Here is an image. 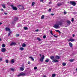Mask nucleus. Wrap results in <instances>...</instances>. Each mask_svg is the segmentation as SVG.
<instances>
[{
	"label": "nucleus",
	"instance_id": "nucleus-1",
	"mask_svg": "<svg viewBox=\"0 0 77 77\" xmlns=\"http://www.w3.org/2000/svg\"><path fill=\"white\" fill-rule=\"evenodd\" d=\"M25 75V73H23V72H22L20 74H19V75H17V77H20V76H22Z\"/></svg>",
	"mask_w": 77,
	"mask_h": 77
},
{
	"label": "nucleus",
	"instance_id": "nucleus-2",
	"mask_svg": "<svg viewBox=\"0 0 77 77\" xmlns=\"http://www.w3.org/2000/svg\"><path fill=\"white\" fill-rule=\"evenodd\" d=\"M17 7L19 9H22V10H24V7H23V6L20 5H18Z\"/></svg>",
	"mask_w": 77,
	"mask_h": 77
},
{
	"label": "nucleus",
	"instance_id": "nucleus-3",
	"mask_svg": "<svg viewBox=\"0 0 77 77\" xmlns=\"http://www.w3.org/2000/svg\"><path fill=\"white\" fill-rule=\"evenodd\" d=\"M71 5H73V6H75L76 5V3L74 1L70 2Z\"/></svg>",
	"mask_w": 77,
	"mask_h": 77
},
{
	"label": "nucleus",
	"instance_id": "nucleus-4",
	"mask_svg": "<svg viewBox=\"0 0 77 77\" xmlns=\"http://www.w3.org/2000/svg\"><path fill=\"white\" fill-rule=\"evenodd\" d=\"M11 6L12 7L13 10H15V11H17V8L15 7L13 5H11Z\"/></svg>",
	"mask_w": 77,
	"mask_h": 77
},
{
	"label": "nucleus",
	"instance_id": "nucleus-5",
	"mask_svg": "<svg viewBox=\"0 0 77 77\" xmlns=\"http://www.w3.org/2000/svg\"><path fill=\"white\" fill-rule=\"evenodd\" d=\"M53 27L55 29H57V28L59 27V26L58 24H55L53 26Z\"/></svg>",
	"mask_w": 77,
	"mask_h": 77
},
{
	"label": "nucleus",
	"instance_id": "nucleus-6",
	"mask_svg": "<svg viewBox=\"0 0 77 77\" xmlns=\"http://www.w3.org/2000/svg\"><path fill=\"white\" fill-rule=\"evenodd\" d=\"M57 24H58V26H61V25H62V21H59L57 22Z\"/></svg>",
	"mask_w": 77,
	"mask_h": 77
},
{
	"label": "nucleus",
	"instance_id": "nucleus-7",
	"mask_svg": "<svg viewBox=\"0 0 77 77\" xmlns=\"http://www.w3.org/2000/svg\"><path fill=\"white\" fill-rule=\"evenodd\" d=\"M44 55H42V57L40 59V60L42 62L44 61Z\"/></svg>",
	"mask_w": 77,
	"mask_h": 77
},
{
	"label": "nucleus",
	"instance_id": "nucleus-8",
	"mask_svg": "<svg viewBox=\"0 0 77 77\" xmlns=\"http://www.w3.org/2000/svg\"><path fill=\"white\" fill-rule=\"evenodd\" d=\"M6 49H5V48H2L1 49V51L2 52H3V53H5V51H6Z\"/></svg>",
	"mask_w": 77,
	"mask_h": 77
},
{
	"label": "nucleus",
	"instance_id": "nucleus-9",
	"mask_svg": "<svg viewBox=\"0 0 77 77\" xmlns=\"http://www.w3.org/2000/svg\"><path fill=\"white\" fill-rule=\"evenodd\" d=\"M16 44H17L16 43L13 42H12L11 44H10V45L11 46H12V45H16Z\"/></svg>",
	"mask_w": 77,
	"mask_h": 77
},
{
	"label": "nucleus",
	"instance_id": "nucleus-10",
	"mask_svg": "<svg viewBox=\"0 0 77 77\" xmlns=\"http://www.w3.org/2000/svg\"><path fill=\"white\" fill-rule=\"evenodd\" d=\"M50 58L52 60H56V59H55V58H54V57L53 56H51Z\"/></svg>",
	"mask_w": 77,
	"mask_h": 77
},
{
	"label": "nucleus",
	"instance_id": "nucleus-11",
	"mask_svg": "<svg viewBox=\"0 0 77 77\" xmlns=\"http://www.w3.org/2000/svg\"><path fill=\"white\" fill-rule=\"evenodd\" d=\"M75 41V40L73 38H72V39H70L69 40H68V41L69 42V41H71V42H73V41Z\"/></svg>",
	"mask_w": 77,
	"mask_h": 77
},
{
	"label": "nucleus",
	"instance_id": "nucleus-12",
	"mask_svg": "<svg viewBox=\"0 0 77 77\" xmlns=\"http://www.w3.org/2000/svg\"><path fill=\"white\" fill-rule=\"evenodd\" d=\"M5 30L6 31H11V29L8 27H6L5 28Z\"/></svg>",
	"mask_w": 77,
	"mask_h": 77
},
{
	"label": "nucleus",
	"instance_id": "nucleus-13",
	"mask_svg": "<svg viewBox=\"0 0 77 77\" xmlns=\"http://www.w3.org/2000/svg\"><path fill=\"white\" fill-rule=\"evenodd\" d=\"M55 59H60V57L57 56V55L56 56H55Z\"/></svg>",
	"mask_w": 77,
	"mask_h": 77
},
{
	"label": "nucleus",
	"instance_id": "nucleus-14",
	"mask_svg": "<svg viewBox=\"0 0 77 77\" xmlns=\"http://www.w3.org/2000/svg\"><path fill=\"white\" fill-rule=\"evenodd\" d=\"M69 46L70 47H72V44L71 42L69 43Z\"/></svg>",
	"mask_w": 77,
	"mask_h": 77
},
{
	"label": "nucleus",
	"instance_id": "nucleus-15",
	"mask_svg": "<svg viewBox=\"0 0 77 77\" xmlns=\"http://www.w3.org/2000/svg\"><path fill=\"white\" fill-rule=\"evenodd\" d=\"M53 62L54 63V62H59V61H58L57 60H54L53 61Z\"/></svg>",
	"mask_w": 77,
	"mask_h": 77
},
{
	"label": "nucleus",
	"instance_id": "nucleus-16",
	"mask_svg": "<svg viewBox=\"0 0 77 77\" xmlns=\"http://www.w3.org/2000/svg\"><path fill=\"white\" fill-rule=\"evenodd\" d=\"M70 23H71V22L69 21H67V25H69L70 24Z\"/></svg>",
	"mask_w": 77,
	"mask_h": 77
},
{
	"label": "nucleus",
	"instance_id": "nucleus-17",
	"mask_svg": "<svg viewBox=\"0 0 77 77\" xmlns=\"http://www.w3.org/2000/svg\"><path fill=\"white\" fill-rule=\"evenodd\" d=\"M29 58V59H31L32 61H34V58L32 57H30Z\"/></svg>",
	"mask_w": 77,
	"mask_h": 77
},
{
	"label": "nucleus",
	"instance_id": "nucleus-18",
	"mask_svg": "<svg viewBox=\"0 0 77 77\" xmlns=\"http://www.w3.org/2000/svg\"><path fill=\"white\" fill-rule=\"evenodd\" d=\"M23 47H26V45L25 43H23L22 45Z\"/></svg>",
	"mask_w": 77,
	"mask_h": 77
},
{
	"label": "nucleus",
	"instance_id": "nucleus-19",
	"mask_svg": "<svg viewBox=\"0 0 77 77\" xmlns=\"http://www.w3.org/2000/svg\"><path fill=\"white\" fill-rule=\"evenodd\" d=\"M18 18L17 17H15L14 18V20L15 21H17V20H18Z\"/></svg>",
	"mask_w": 77,
	"mask_h": 77
},
{
	"label": "nucleus",
	"instance_id": "nucleus-20",
	"mask_svg": "<svg viewBox=\"0 0 77 77\" xmlns=\"http://www.w3.org/2000/svg\"><path fill=\"white\" fill-rule=\"evenodd\" d=\"M14 59H12L11 61V62L12 63H14Z\"/></svg>",
	"mask_w": 77,
	"mask_h": 77
},
{
	"label": "nucleus",
	"instance_id": "nucleus-21",
	"mask_svg": "<svg viewBox=\"0 0 77 77\" xmlns=\"http://www.w3.org/2000/svg\"><path fill=\"white\" fill-rule=\"evenodd\" d=\"M62 4L60 3H58L57 4V6H61L62 5Z\"/></svg>",
	"mask_w": 77,
	"mask_h": 77
},
{
	"label": "nucleus",
	"instance_id": "nucleus-22",
	"mask_svg": "<svg viewBox=\"0 0 77 77\" xmlns=\"http://www.w3.org/2000/svg\"><path fill=\"white\" fill-rule=\"evenodd\" d=\"M24 69V68L23 67H20V71H23Z\"/></svg>",
	"mask_w": 77,
	"mask_h": 77
},
{
	"label": "nucleus",
	"instance_id": "nucleus-23",
	"mask_svg": "<svg viewBox=\"0 0 77 77\" xmlns=\"http://www.w3.org/2000/svg\"><path fill=\"white\" fill-rule=\"evenodd\" d=\"M23 29L25 30H28V28H27V27H25L23 28Z\"/></svg>",
	"mask_w": 77,
	"mask_h": 77
},
{
	"label": "nucleus",
	"instance_id": "nucleus-24",
	"mask_svg": "<svg viewBox=\"0 0 77 77\" xmlns=\"http://www.w3.org/2000/svg\"><path fill=\"white\" fill-rule=\"evenodd\" d=\"M20 50H21V51H23V50H24V48H23L21 47L20 48Z\"/></svg>",
	"mask_w": 77,
	"mask_h": 77
},
{
	"label": "nucleus",
	"instance_id": "nucleus-25",
	"mask_svg": "<svg viewBox=\"0 0 77 77\" xmlns=\"http://www.w3.org/2000/svg\"><path fill=\"white\" fill-rule=\"evenodd\" d=\"M69 61H70V62H74V60L73 59H70L69 60Z\"/></svg>",
	"mask_w": 77,
	"mask_h": 77
},
{
	"label": "nucleus",
	"instance_id": "nucleus-26",
	"mask_svg": "<svg viewBox=\"0 0 77 77\" xmlns=\"http://www.w3.org/2000/svg\"><path fill=\"white\" fill-rule=\"evenodd\" d=\"M49 60H50L49 59H47L46 60H45V62H46L47 63H48V62H49Z\"/></svg>",
	"mask_w": 77,
	"mask_h": 77
},
{
	"label": "nucleus",
	"instance_id": "nucleus-27",
	"mask_svg": "<svg viewBox=\"0 0 77 77\" xmlns=\"http://www.w3.org/2000/svg\"><path fill=\"white\" fill-rule=\"evenodd\" d=\"M56 32H58V33H59L60 34L61 33V32H60V31L59 30H55Z\"/></svg>",
	"mask_w": 77,
	"mask_h": 77
},
{
	"label": "nucleus",
	"instance_id": "nucleus-28",
	"mask_svg": "<svg viewBox=\"0 0 77 77\" xmlns=\"http://www.w3.org/2000/svg\"><path fill=\"white\" fill-rule=\"evenodd\" d=\"M37 40H38V41H41V38H37Z\"/></svg>",
	"mask_w": 77,
	"mask_h": 77
},
{
	"label": "nucleus",
	"instance_id": "nucleus-29",
	"mask_svg": "<svg viewBox=\"0 0 77 77\" xmlns=\"http://www.w3.org/2000/svg\"><path fill=\"white\" fill-rule=\"evenodd\" d=\"M56 76V74H53L52 75V77H54Z\"/></svg>",
	"mask_w": 77,
	"mask_h": 77
},
{
	"label": "nucleus",
	"instance_id": "nucleus-30",
	"mask_svg": "<svg viewBox=\"0 0 77 77\" xmlns=\"http://www.w3.org/2000/svg\"><path fill=\"white\" fill-rule=\"evenodd\" d=\"M44 15H43L41 17V19H44Z\"/></svg>",
	"mask_w": 77,
	"mask_h": 77
},
{
	"label": "nucleus",
	"instance_id": "nucleus-31",
	"mask_svg": "<svg viewBox=\"0 0 77 77\" xmlns=\"http://www.w3.org/2000/svg\"><path fill=\"white\" fill-rule=\"evenodd\" d=\"M2 6L4 8V9L6 8V7L5 6V5H2Z\"/></svg>",
	"mask_w": 77,
	"mask_h": 77
},
{
	"label": "nucleus",
	"instance_id": "nucleus-32",
	"mask_svg": "<svg viewBox=\"0 0 77 77\" xmlns=\"http://www.w3.org/2000/svg\"><path fill=\"white\" fill-rule=\"evenodd\" d=\"M63 66H65L66 65V63H63L62 64Z\"/></svg>",
	"mask_w": 77,
	"mask_h": 77
},
{
	"label": "nucleus",
	"instance_id": "nucleus-33",
	"mask_svg": "<svg viewBox=\"0 0 77 77\" xmlns=\"http://www.w3.org/2000/svg\"><path fill=\"white\" fill-rule=\"evenodd\" d=\"M32 6H34V5H35V2H32Z\"/></svg>",
	"mask_w": 77,
	"mask_h": 77
},
{
	"label": "nucleus",
	"instance_id": "nucleus-34",
	"mask_svg": "<svg viewBox=\"0 0 77 77\" xmlns=\"http://www.w3.org/2000/svg\"><path fill=\"white\" fill-rule=\"evenodd\" d=\"M10 69H11V71H15V70H14V69H12V68H11Z\"/></svg>",
	"mask_w": 77,
	"mask_h": 77
},
{
	"label": "nucleus",
	"instance_id": "nucleus-35",
	"mask_svg": "<svg viewBox=\"0 0 77 77\" xmlns=\"http://www.w3.org/2000/svg\"><path fill=\"white\" fill-rule=\"evenodd\" d=\"M2 47H5V45L3 44L2 45Z\"/></svg>",
	"mask_w": 77,
	"mask_h": 77
},
{
	"label": "nucleus",
	"instance_id": "nucleus-36",
	"mask_svg": "<svg viewBox=\"0 0 77 77\" xmlns=\"http://www.w3.org/2000/svg\"><path fill=\"white\" fill-rule=\"evenodd\" d=\"M11 32H9L8 34V36H10V35H11Z\"/></svg>",
	"mask_w": 77,
	"mask_h": 77
},
{
	"label": "nucleus",
	"instance_id": "nucleus-37",
	"mask_svg": "<svg viewBox=\"0 0 77 77\" xmlns=\"http://www.w3.org/2000/svg\"><path fill=\"white\" fill-rule=\"evenodd\" d=\"M43 38H44V39H45V38H46V36L45 35H44L43 37Z\"/></svg>",
	"mask_w": 77,
	"mask_h": 77
},
{
	"label": "nucleus",
	"instance_id": "nucleus-38",
	"mask_svg": "<svg viewBox=\"0 0 77 77\" xmlns=\"http://www.w3.org/2000/svg\"><path fill=\"white\" fill-rule=\"evenodd\" d=\"M50 33L51 34V35H53V33H52V30L51 31Z\"/></svg>",
	"mask_w": 77,
	"mask_h": 77
},
{
	"label": "nucleus",
	"instance_id": "nucleus-39",
	"mask_svg": "<svg viewBox=\"0 0 77 77\" xmlns=\"http://www.w3.org/2000/svg\"><path fill=\"white\" fill-rule=\"evenodd\" d=\"M5 62H6V63H8V62H9L8 61V60H5Z\"/></svg>",
	"mask_w": 77,
	"mask_h": 77
},
{
	"label": "nucleus",
	"instance_id": "nucleus-40",
	"mask_svg": "<svg viewBox=\"0 0 77 77\" xmlns=\"http://www.w3.org/2000/svg\"><path fill=\"white\" fill-rule=\"evenodd\" d=\"M19 34H16V37H18V36H19Z\"/></svg>",
	"mask_w": 77,
	"mask_h": 77
},
{
	"label": "nucleus",
	"instance_id": "nucleus-41",
	"mask_svg": "<svg viewBox=\"0 0 77 77\" xmlns=\"http://www.w3.org/2000/svg\"><path fill=\"white\" fill-rule=\"evenodd\" d=\"M37 69V67H34V69Z\"/></svg>",
	"mask_w": 77,
	"mask_h": 77
},
{
	"label": "nucleus",
	"instance_id": "nucleus-42",
	"mask_svg": "<svg viewBox=\"0 0 77 77\" xmlns=\"http://www.w3.org/2000/svg\"><path fill=\"white\" fill-rule=\"evenodd\" d=\"M53 36L54 37H55V38H58V37L55 35H54Z\"/></svg>",
	"mask_w": 77,
	"mask_h": 77
},
{
	"label": "nucleus",
	"instance_id": "nucleus-43",
	"mask_svg": "<svg viewBox=\"0 0 77 77\" xmlns=\"http://www.w3.org/2000/svg\"><path fill=\"white\" fill-rule=\"evenodd\" d=\"M63 13L64 14H66L67 13H66V11H64L63 12Z\"/></svg>",
	"mask_w": 77,
	"mask_h": 77
},
{
	"label": "nucleus",
	"instance_id": "nucleus-44",
	"mask_svg": "<svg viewBox=\"0 0 77 77\" xmlns=\"http://www.w3.org/2000/svg\"><path fill=\"white\" fill-rule=\"evenodd\" d=\"M48 11L49 12H51V9H49Z\"/></svg>",
	"mask_w": 77,
	"mask_h": 77
},
{
	"label": "nucleus",
	"instance_id": "nucleus-45",
	"mask_svg": "<svg viewBox=\"0 0 77 77\" xmlns=\"http://www.w3.org/2000/svg\"><path fill=\"white\" fill-rule=\"evenodd\" d=\"M71 21L72 22H73L74 21V18H72Z\"/></svg>",
	"mask_w": 77,
	"mask_h": 77
},
{
	"label": "nucleus",
	"instance_id": "nucleus-46",
	"mask_svg": "<svg viewBox=\"0 0 77 77\" xmlns=\"http://www.w3.org/2000/svg\"><path fill=\"white\" fill-rule=\"evenodd\" d=\"M51 15H52V16H53V15H54V14H51Z\"/></svg>",
	"mask_w": 77,
	"mask_h": 77
},
{
	"label": "nucleus",
	"instance_id": "nucleus-47",
	"mask_svg": "<svg viewBox=\"0 0 77 77\" xmlns=\"http://www.w3.org/2000/svg\"><path fill=\"white\" fill-rule=\"evenodd\" d=\"M28 64H29V65H30V61H28Z\"/></svg>",
	"mask_w": 77,
	"mask_h": 77
},
{
	"label": "nucleus",
	"instance_id": "nucleus-48",
	"mask_svg": "<svg viewBox=\"0 0 77 77\" xmlns=\"http://www.w3.org/2000/svg\"><path fill=\"white\" fill-rule=\"evenodd\" d=\"M1 11H4V10H3V9H1Z\"/></svg>",
	"mask_w": 77,
	"mask_h": 77
},
{
	"label": "nucleus",
	"instance_id": "nucleus-49",
	"mask_svg": "<svg viewBox=\"0 0 77 77\" xmlns=\"http://www.w3.org/2000/svg\"><path fill=\"white\" fill-rule=\"evenodd\" d=\"M38 31H39L38 29H37L35 30V32H38Z\"/></svg>",
	"mask_w": 77,
	"mask_h": 77
},
{
	"label": "nucleus",
	"instance_id": "nucleus-50",
	"mask_svg": "<svg viewBox=\"0 0 77 77\" xmlns=\"http://www.w3.org/2000/svg\"><path fill=\"white\" fill-rule=\"evenodd\" d=\"M40 2H43V0H40Z\"/></svg>",
	"mask_w": 77,
	"mask_h": 77
},
{
	"label": "nucleus",
	"instance_id": "nucleus-51",
	"mask_svg": "<svg viewBox=\"0 0 77 77\" xmlns=\"http://www.w3.org/2000/svg\"><path fill=\"white\" fill-rule=\"evenodd\" d=\"M72 36L73 37H74V36H75V35L73 34L72 35Z\"/></svg>",
	"mask_w": 77,
	"mask_h": 77
},
{
	"label": "nucleus",
	"instance_id": "nucleus-52",
	"mask_svg": "<svg viewBox=\"0 0 77 77\" xmlns=\"http://www.w3.org/2000/svg\"><path fill=\"white\" fill-rule=\"evenodd\" d=\"M4 14H5V15H7V13H4Z\"/></svg>",
	"mask_w": 77,
	"mask_h": 77
},
{
	"label": "nucleus",
	"instance_id": "nucleus-53",
	"mask_svg": "<svg viewBox=\"0 0 77 77\" xmlns=\"http://www.w3.org/2000/svg\"><path fill=\"white\" fill-rule=\"evenodd\" d=\"M2 23L0 22V25H2Z\"/></svg>",
	"mask_w": 77,
	"mask_h": 77
},
{
	"label": "nucleus",
	"instance_id": "nucleus-54",
	"mask_svg": "<svg viewBox=\"0 0 77 77\" xmlns=\"http://www.w3.org/2000/svg\"><path fill=\"white\" fill-rule=\"evenodd\" d=\"M39 56H40V57H41V56H42V54H39Z\"/></svg>",
	"mask_w": 77,
	"mask_h": 77
},
{
	"label": "nucleus",
	"instance_id": "nucleus-55",
	"mask_svg": "<svg viewBox=\"0 0 77 77\" xmlns=\"http://www.w3.org/2000/svg\"><path fill=\"white\" fill-rule=\"evenodd\" d=\"M0 60H2V58H0Z\"/></svg>",
	"mask_w": 77,
	"mask_h": 77
},
{
	"label": "nucleus",
	"instance_id": "nucleus-56",
	"mask_svg": "<svg viewBox=\"0 0 77 77\" xmlns=\"http://www.w3.org/2000/svg\"><path fill=\"white\" fill-rule=\"evenodd\" d=\"M43 77H46V76H45V75H44Z\"/></svg>",
	"mask_w": 77,
	"mask_h": 77
},
{
	"label": "nucleus",
	"instance_id": "nucleus-57",
	"mask_svg": "<svg viewBox=\"0 0 77 77\" xmlns=\"http://www.w3.org/2000/svg\"><path fill=\"white\" fill-rule=\"evenodd\" d=\"M51 2H49V4H51Z\"/></svg>",
	"mask_w": 77,
	"mask_h": 77
},
{
	"label": "nucleus",
	"instance_id": "nucleus-58",
	"mask_svg": "<svg viewBox=\"0 0 77 77\" xmlns=\"http://www.w3.org/2000/svg\"><path fill=\"white\" fill-rule=\"evenodd\" d=\"M22 65L23 66H22V67H24V64H23Z\"/></svg>",
	"mask_w": 77,
	"mask_h": 77
},
{
	"label": "nucleus",
	"instance_id": "nucleus-59",
	"mask_svg": "<svg viewBox=\"0 0 77 77\" xmlns=\"http://www.w3.org/2000/svg\"><path fill=\"white\" fill-rule=\"evenodd\" d=\"M76 71H77V68H76Z\"/></svg>",
	"mask_w": 77,
	"mask_h": 77
},
{
	"label": "nucleus",
	"instance_id": "nucleus-60",
	"mask_svg": "<svg viewBox=\"0 0 77 77\" xmlns=\"http://www.w3.org/2000/svg\"><path fill=\"white\" fill-rule=\"evenodd\" d=\"M68 3H69V2H68Z\"/></svg>",
	"mask_w": 77,
	"mask_h": 77
},
{
	"label": "nucleus",
	"instance_id": "nucleus-61",
	"mask_svg": "<svg viewBox=\"0 0 77 77\" xmlns=\"http://www.w3.org/2000/svg\"><path fill=\"white\" fill-rule=\"evenodd\" d=\"M1 41V38H0V41Z\"/></svg>",
	"mask_w": 77,
	"mask_h": 77
},
{
	"label": "nucleus",
	"instance_id": "nucleus-62",
	"mask_svg": "<svg viewBox=\"0 0 77 77\" xmlns=\"http://www.w3.org/2000/svg\"><path fill=\"white\" fill-rule=\"evenodd\" d=\"M45 1H47V0H45Z\"/></svg>",
	"mask_w": 77,
	"mask_h": 77
},
{
	"label": "nucleus",
	"instance_id": "nucleus-63",
	"mask_svg": "<svg viewBox=\"0 0 77 77\" xmlns=\"http://www.w3.org/2000/svg\"><path fill=\"white\" fill-rule=\"evenodd\" d=\"M18 27H19V26H18Z\"/></svg>",
	"mask_w": 77,
	"mask_h": 77
}]
</instances>
